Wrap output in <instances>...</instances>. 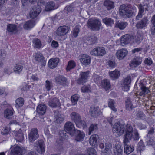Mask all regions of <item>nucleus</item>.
Here are the masks:
<instances>
[{
	"mask_svg": "<svg viewBox=\"0 0 155 155\" xmlns=\"http://www.w3.org/2000/svg\"><path fill=\"white\" fill-rule=\"evenodd\" d=\"M25 150L23 147L16 146L10 152L11 155H22L25 152Z\"/></svg>",
	"mask_w": 155,
	"mask_h": 155,
	"instance_id": "12",
	"label": "nucleus"
},
{
	"mask_svg": "<svg viewBox=\"0 0 155 155\" xmlns=\"http://www.w3.org/2000/svg\"><path fill=\"white\" fill-rule=\"evenodd\" d=\"M10 130V128L9 127H6L4 129L2 130L1 133L3 135L8 134Z\"/></svg>",
	"mask_w": 155,
	"mask_h": 155,
	"instance_id": "60",
	"label": "nucleus"
},
{
	"mask_svg": "<svg viewBox=\"0 0 155 155\" xmlns=\"http://www.w3.org/2000/svg\"><path fill=\"white\" fill-rule=\"evenodd\" d=\"M90 53L91 54L94 56H103L106 53V52L104 47H98L94 49Z\"/></svg>",
	"mask_w": 155,
	"mask_h": 155,
	"instance_id": "10",
	"label": "nucleus"
},
{
	"mask_svg": "<svg viewBox=\"0 0 155 155\" xmlns=\"http://www.w3.org/2000/svg\"><path fill=\"white\" fill-rule=\"evenodd\" d=\"M128 51L125 49H122L117 51L116 55L117 58L121 60L124 58L127 54Z\"/></svg>",
	"mask_w": 155,
	"mask_h": 155,
	"instance_id": "16",
	"label": "nucleus"
},
{
	"mask_svg": "<svg viewBox=\"0 0 155 155\" xmlns=\"http://www.w3.org/2000/svg\"><path fill=\"white\" fill-rule=\"evenodd\" d=\"M115 101L113 99H109L108 102V106L114 112H116L117 109L114 107Z\"/></svg>",
	"mask_w": 155,
	"mask_h": 155,
	"instance_id": "42",
	"label": "nucleus"
},
{
	"mask_svg": "<svg viewBox=\"0 0 155 155\" xmlns=\"http://www.w3.org/2000/svg\"><path fill=\"white\" fill-rule=\"evenodd\" d=\"M90 87L89 85H84L81 88L82 92H88L90 91Z\"/></svg>",
	"mask_w": 155,
	"mask_h": 155,
	"instance_id": "55",
	"label": "nucleus"
},
{
	"mask_svg": "<svg viewBox=\"0 0 155 155\" xmlns=\"http://www.w3.org/2000/svg\"><path fill=\"white\" fill-rule=\"evenodd\" d=\"M103 21L107 25L110 26L114 24V20L110 18H106L103 19Z\"/></svg>",
	"mask_w": 155,
	"mask_h": 155,
	"instance_id": "39",
	"label": "nucleus"
},
{
	"mask_svg": "<svg viewBox=\"0 0 155 155\" xmlns=\"http://www.w3.org/2000/svg\"><path fill=\"white\" fill-rule=\"evenodd\" d=\"M105 148L104 150V152L107 153L111 150L112 149V145L111 143H107L105 144Z\"/></svg>",
	"mask_w": 155,
	"mask_h": 155,
	"instance_id": "52",
	"label": "nucleus"
},
{
	"mask_svg": "<svg viewBox=\"0 0 155 155\" xmlns=\"http://www.w3.org/2000/svg\"><path fill=\"white\" fill-rule=\"evenodd\" d=\"M23 66L21 64H16L14 68V72L17 74H19L22 71Z\"/></svg>",
	"mask_w": 155,
	"mask_h": 155,
	"instance_id": "38",
	"label": "nucleus"
},
{
	"mask_svg": "<svg viewBox=\"0 0 155 155\" xmlns=\"http://www.w3.org/2000/svg\"><path fill=\"white\" fill-rule=\"evenodd\" d=\"M39 137L38 130L36 128H33L31 130L28 134L29 141L30 142H33Z\"/></svg>",
	"mask_w": 155,
	"mask_h": 155,
	"instance_id": "9",
	"label": "nucleus"
},
{
	"mask_svg": "<svg viewBox=\"0 0 155 155\" xmlns=\"http://www.w3.org/2000/svg\"><path fill=\"white\" fill-rule=\"evenodd\" d=\"M16 107H19L22 106L24 104V100L22 98H19L16 100L15 101Z\"/></svg>",
	"mask_w": 155,
	"mask_h": 155,
	"instance_id": "47",
	"label": "nucleus"
},
{
	"mask_svg": "<svg viewBox=\"0 0 155 155\" xmlns=\"http://www.w3.org/2000/svg\"><path fill=\"white\" fill-rule=\"evenodd\" d=\"M13 114L12 109L10 110L7 109L4 111V116L7 118H9L10 116H12L13 115Z\"/></svg>",
	"mask_w": 155,
	"mask_h": 155,
	"instance_id": "43",
	"label": "nucleus"
},
{
	"mask_svg": "<svg viewBox=\"0 0 155 155\" xmlns=\"http://www.w3.org/2000/svg\"><path fill=\"white\" fill-rule=\"evenodd\" d=\"M134 135L133 136V138L134 140L137 141L139 140L140 137L138 133L137 130H135L133 131ZM133 134V132H132Z\"/></svg>",
	"mask_w": 155,
	"mask_h": 155,
	"instance_id": "59",
	"label": "nucleus"
},
{
	"mask_svg": "<svg viewBox=\"0 0 155 155\" xmlns=\"http://www.w3.org/2000/svg\"><path fill=\"white\" fill-rule=\"evenodd\" d=\"M114 151V155H122L123 150L119 144H115Z\"/></svg>",
	"mask_w": 155,
	"mask_h": 155,
	"instance_id": "27",
	"label": "nucleus"
},
{
	"mask_svg": "<svg viewBox=\"0 0 155 155\" xmlns=\"http://www.w3.org/2000/svg\"><path fill=\"white\" fill-rule=\"evenodd\" d=\"M101 25V22L98 19H89L87 22L88 28L94 31L99 30Z\"/></svg>",
	"mask_w": 155,
	"mask_h": 155,
	"instance_id": "5",
	"label": "nucleus"
},
{
	"mask_svg": "<svg viewBox=\"0 0 155 155\" xmlns=\"http://www.w3.org/2000/svg\"><path fill=\"white\" fill-rule=\"evenodd\" d=\"M140 88L141 90L140 93V96L146 94L148 93V89L143 84L141 85Z\"/></svg>",
	"mask_w": 155,
	"mask_h": 155,
	"instance_id": "40",
	"label": "nucleus"
},
{
	"mask_svg": "<svg viewBox=\"0 0 155 155\" xmlns=\"http://www.w3.org/2000/svg\"><path fill=\"white\" fill-rule=\"evenodd\" d=\"M54 6L55 4L54 2H49L46 4L45 9L46 11H50L54 9Z\"/></svg>",
	"mask_w": 155,
	"mask_h": 155,
	"instance_id": "37",
	"label": "nucleus"
},
{
	"mask_svg": "<svg viewBox=\"0 0 155 155\" xmlns=\"http://www.w3.org/2000/svg\"><path fill=\"white\" fill-rule=\"evenodd\" d=\"M128 125L131 126L129 124H127L125 126L120 122L115 123L113 127V132L115 135H116L117 136H119L123 134L125 129V127H126L125 131H126L127 126Z\"/></svg>",
	"mask_w": 155,
	"mask_h": 155,
	"instance_id": "4",
	"label": "nucleus"
},
{
	"mask_svg": "<svg viewBox=\"0 0 155 155\" xmlns=\"http://www.w3.org/2000/svg\"><path fill=\"white\" fill-rule=\"evenodd\" d=\"M52 87V83L50 82L48 80L46 81V84L45 85V87L48 91H49Z\"/></svg>",
	"mask_w": 155,
	"mask_h": 155,
	"instance_id": "58",
	"label": "nucleus"
},
{
	"mask_svg": "<svg viewBox=\"0 0 155 155\" xmlns=\"http://www.w3.org/2000/svg\"><path fill=\"white\" fill-rule=\"evenodd\" d=\"M142 61V59L141 58L136 57L131 61L130 65L131 67H135L140 64L141 63Z\"/></svg>",
	"mask_w": 155,
	"mask_h": 155,
	"instance_id": "23",
	"label": "nucleus"
},
{
	"mask_svg": "<svg viewBox=\"0 0 155 155\" xmlns=\"http://www.w3.org/2000/svg\"><path fill=\"white\" fill-rule=\"evenodd\" d=\"M101 85L103 88L107 91L110 88V81L107 79L103 80L101 82Z\"/></svg>",
	"mask_w": 155,
	"mask_h": 155,
	"instance_id": "34",
	"label": "nucleus"
},
{
	"mask_svg": "<svg viewBox=\"0 0 155 155\" xmlns=\"http://www.w3.org/2000/svg\"><path fill=\"white\" fill-rule=\"evenodd\" d=\"M78 98L79 97L77 95H74L71 96V100L72 105H74L77 104Z\"/></svg>",
	"mask_w": 155,
	"mask_h": 155,
	"instance_id": "51",
	"label": "nucleus"
},
{
	"mask_svg": "<svg viewBox=\"0 0 155 155\" xmlns=\"http://www.w3.org/2000/svg\"><path fill=\"white\" fill-rule=\"evenodd\" d=\"M127 25L128 23L127 22H119L115 24V27L121 30H122L125 28Z\"/></svg>",
	"mask_w": 155,
	"mask_h": 155,
	"instance_id": "44",
	"label": "nucleus"
},
{
	"mask_svg": "<svg viewBox=\"0 0 155 155\" xmlns=\"http://www.w3.org/2000/svg\"><path fill=\"white\" fill-rule=\"evenodd\" d=\"M145 116V114L141 111H138L136 115V118L139 120L143 119Z\"/></svg>",
	"mask_w": 155,
	"mask_h": 155,
	"instance_id": "50",
	"label": "nucleus"
},
{
	"mask_svg": "<svg viewBox=\"0 0 155 155\" xmlns=\"http://www.w3.org/2000/svg\"><path fill=\"white\" fill-rule=\"evenodd\" d=\"M104 5L108 10H110L114 8V3L110 0H105L104 3Z\"/></svg>",
	"mask_w": 155,
	"mask_h": 155,
	"instance_id": "28",
	"label": "nucleus"
},
{
	"mask_svg": "<svg viewBox=\"0 0 155 155\" xmlns=\"http://www.w3.org/2000/svg\"><path fill=\"white\" fill-rule=\"evenodd\" d=\"M64 130L71 136H74L76 132L74 124L70 121H68L65 123Z\"/></svg>",
	"mask_w": 155,
	"mask_h": 155,
	"instance_id": "6",
	"label": "nucleus"
},
{
	"mask_svg": "<svg viewBox=\"0 0 155 155\" xmlns=\"http://www.w3.org/2000/svg\"><path fill=\"white\" fill-rule=\"evenodd\" d=\"M131 83V79L130 77H127L124 80L122 84V89L124 91H127L129 88V85Z\"/></svg>",
	"mask_w": 155,
	"mask_h": 155,
	"instance_id": "21",
	"label": "nucleus"
},
{
	"mask_svg": "<svg viewBox=\"0 0 155 155\" xmlns=\"http://www.w3.org/2000/svg\"><path fill=\"white\" fill-rule=\"evenodd\" d=\"M144 6H145V5L143 6L141 4L139 5V12L143 14V13L144 12Z\"/></svg>",
	"mask_w": 155,
	"mask_h": 155,
	"instance_id": "64",
	"label": "nucleus"
},
{
	"mask_svg": "<svg viewBox=\"0 0 155 155\" xmlns=\"http://www.w3.org/2000/svg\"><path fill=\"white\" fill-rule=\"evenodd\" d=\"M41 11V8L39 5L35 6L31 10L30 12V17L34 19L36 17Z\"/></svg>",
	"mask_w": 155,
	"mask_h": 155,
	"instance_id": "13",
	"label": "nucleus"
},
{
	"mask_svg": "<svg viewBox=\"0 0 155 155\" xmlns=\"http://www.w3.org/2000/svg\"><path fill=\"white\" fill-rule=\"evenodd\" d=\"M89 72H81L80 74V77L77 81V83L78 84H83L87 81Z\"/></svg>",
	"mask_w": 155,
	"mask_h": 155,
	"instance_id": "11",
	"label": "nucleus"
},
{
	"mask_svg": "<svg viewBox=\"0 0 155 155\" xmlns=\"http://www.w3.org/2000/svg\"><path fill=\"white\" fill-rule=\"evenodd\" d=\"M99 136L97 134H94L91 136L89 139V143L92 146H95L97 145V139Z\"/></svg>",
	"mask_w": 155,
	"mask_h": 155,
	"instance_id": "25",
	"label": "nucleus"
},
{
	"mask_svg": "<svg viewBox=\"0 0 155 155\" xmlns=\"http://www.w3.org/2000/svg\"><path fill=\"white\" fill-rule=\"evenodd\" d=\"M76 66V63L73 60L70 61L68 64L66 68L67 71H70V70L73 69Z\"/></svg>",
	"mask_w": 155,
	"mask_h": 155,
	"instance_id": "41",
	"label": "nucleus"
},
{
	"mask_svg": "<svg viewBox=\"0 0 155 155\" xmlns=\"http://www.w3.org/2000/svg\"><path fill=\"white\" fill-rule=\"evenodd\" d=\"M126 109L129 111H131L134 107L130 98H128L126 101Z\"/></svg>",
	"mask_w": 155,
	"mask_h": 155,
	"instance_id": "36",
	"label": "nucleus"
},
{
	"mask_svg": "<svg viewBox=\"0 0 155 155\" xmlns=\"http://www.w3.org/2000/svg\"><path fill=\"white\" fill-rule=\"evenodd\" d=\"M35 22L32 21H27L24 25V29L28 30L32 28L35 25Z\"/></svg>",
	"mask_w": 155,
	"mask_h": 155,
	"instance_id": "35",
	"label": "nucleus"
},
{
	"mask_svg": "<svg viewBox=\"0 0 155 155\" xmlns=\"http://www.w3.org/2000/svg\"><path fill=\"white\" fill-rule=\"evenodd\" d=\"M32 42L34 45L35 48H40L41 45L40 40L38 38L34 39Z\"/></svg>",
	"mask_w": 155,
	"mask_h": 155,
	"instance_id": "46",
	"label": "nucleus"
},
{
	"mask_svg": "<svg viewBox=\"0 0 155 155\" xmlns=\"http://www.w3.org/2000/svg\"><path fill=\"white\" fill-rule=\"evenodd\" d=\"M131 40V37L130 35L126 34L123 36L120 40L122 44H126L130 42Z\"/></svg>",
	"mask_w": 155,
	"mask_h": 155,
	"instance_id": "30",
	"label": "nucleus"
},
{
	"mask_svg": "<svg viewBox=\"0 0 155 155\" xmlns=\"http://www.w3.org/2000/svg\"><path fill=\"white\" fill-rule=\"evenodd\" d=\"M87 150V153L88 155H96V151L95 149L92 148H88Z\"/></svg>",
	"mask_w": 155,
	"mask_h": 155,
	"instance_id": "54",
	"label": "nucleus"
},
{
	"mask_svg": "<svg viewBox=\"0 0 155 155\" xmlns=\"http://www.w3.org/2000/svg\"><path fill=\"white\" fill-rule=\"evenodd\" d=\"M91 58L88 55L83 54L80 59L81 62L84 65L87 66L89 65L91 62Z\"/></svg>",
	"mask_w": 155,
	"mask_h": 155,
	"instance_id": "19",
	"label": "nucleus"
},
{
	"mask_svg": "<svg viewBox=\"0 0 155 155\" xmlns=\"http://www.w3.org/2000/svg\"><path fill=\"white\" fill-rule=\"evenodd\" d=\"M119 15L124 18H129L134 16V11L132 8V6L130 4H123L120 5L119 9Z\"/></svg>",
	"mask_w": 155,
	"mask_h": 155,
	"instance_id": "2",
	"label": "nucleus"
},
{
	"mask_svg": "<svg viewBox=\"0 0 155 155\" xmlns=\"http://www.w3.org/2000/svg\"><path fill=\"white\" fill-rule=\"evenodd\" d=\"M67 133V131L64 130H62L60 131L59 132L60 136L63 138H66V133Z\"/></svg>",
	"mask_w": 155,
	"mask_h": 155,
	"instance_id": "62",
	"label": "nucleus"
},
{
	"mask_svg": "<svg viewBox=\"0 0 155 155\" xmlns=\"http://www.w3.org/2000/svg\"><path fill=\"white\" fill-rule=\"evenodd\" d=\"M48 104L53 108L59 106L60 105L59 99L56 97L51 98L48 102Z\"/></svg>",
	"mask_w": 155,
	"mask_h": 155,
	"instance_id": "17",
	"label": "nucleus"
},
{
	"mask_svg": "<svg viewBox=\"0 0 155 155\" xmlns=\"http://www.w3.org/2000/svg\"><path fill=\"white\" fill-rule=\"evenodd\" d=\"M146 142L147 145L149 146H153L155 145V141L154 140V139L149 137L148 135L147 136Z\"/></svg>",
	"mask_w": 155,
	"mask_h": 155,
	"instance_id": "48",
	"label": "nucleus"
},
{
	"mask_svg": "<svg viewBox=\"0 0 155 155\" xmlns=\"http://www.w3.org/2000/svg\"><path fill=\"white\" fill-rule=\"evenodd\" d=\"M101 113L98 106H91L90 107V113L92 117H97L100 115Z\"/></svg>",
	"mask_w": 155,
	"mask_h": 155,
	"instance_id": "14",
	"label": "nucleus"
},
{
	"mask_svg": "<svg viewBox=\"0 0 155 155\" xmlns=\"http://www.w3.org/2000/svg\"><path fill=\"white\" fill-rule=\"evenodd\" d=\"M35 60L38 62H40L43 66H45L46 64V61L42 55L40 53H37L35 55Z\"/></svg>",
	"mask_w": 155,
	"mask_h": 155,
	"instance_id": "18",
	"label": "nucleus"
},
{
	"mask_svg": "<svg viewBox=\"0 0 155 155\" xmlns=\"http://www.w3.org/2000/svg\"><path fill=\"white\" fill-rule=\"evenodd\" d=\"M15 139L19 142H21L23 140L24 136L21 130L16 132Z\"/></svg>",
	"mask_w": 155,
	"mask_h": 155,
	"instance_id": "31",
	"label": "nucleus"
},
{
	"mask_svg": "<svg viewBox=\"0 0 155 155\" xmlns=\"http://www.w3.org/2000/svg\"><path fill=\"white\" fill-rule=\"evenodd\" d=\"M70 27L66 25L59 27L56 31L57 35L61 37L66 35L68 32Z\"/></svg>",
	"mask_w": 155,
	"mask_h": 155,
	"instance_id": "7",
	"label": "nucleus"
},
{
	"mask_svg": "<svg viewBox=\"0 0 155 155\" xmlns=\"http://www.w3.org/2000/svg\"><path fill=\"white\" fill-rule=\"evenodd\" d=\"M55 80L56 82L58 83L60 85H64L65 84L67 81V79L64 77L62 76H59L56 77L55 79Z\"/></svg>",
	"mask_w": 155,
	"mask_h": 155,
	"instance_id": "29",
	"label": "nucleus"
},
{
	"mask_svg": "<svg viewBox=\"0 0 155 155\" xmlns=\"http://www.w3.org/2000/svg\"><path fill=\"white\" fill-rule=\"evenodd\" d=\"M145 146L144 145L143 142L140 140L137 146V151L140 152L141 151H143L145 149Z\"/></svg>",
	"mask_w": 155,
	"mask_h": 155,
	"instance_id": "45",
	"label": "nucleus"
},
{
	"mask_svg": "<svg viewBox=\"0 0 155 155\" xmlns=\"http://www.w3.org/2000/svg\"><path fill=\"white\" fill-rule=\"evenodd\" d=\"M72 120L74 122L77 127L81 128L82 127L84 129L87 127L86 122L81 119L80 115L76 112H73L71 115Z\"/></svg>",
	"mask_w": 155,
	"mask_h": 155,
	"instance_id": "3",
	"label": "nucleus"
},
{
	"mask_svg": "<svg viewBox=\"0 0 155 155\" xmlns=\"http://www.w3.org/2000/svg\"><path fill=\"white\" fill-rule=\"evenodd\" d=\"M98 129V124H92L89 128V135H91V133L97 131Z\"/></svg>",
	"mask_w": 155,
	"mask_h": 155,
	"instance_id": "33",
	"label": "nucleus"
},
{
	"mask_svg": "<svg viewBox=\"0 0 155 155\" xmlns=\"http://www.w3.org/2000/svg\"><path fill=\"white\" fill-rule=\"evenodd\" d=\"M34 146L38 153L42 154L45 152V147L44 142L42 140H38L34 143Z\"/></svg>",
	"mask_w": 155,
	"mask_h": 155,
	"instance_id": "8",
	"label": "nucleus"
},
{
	"mask_svg": "<svg viewBox=\"0 0 155 155\" xmlns=\"http://www.w3.org/2000/svg\"><path fill=\"white\" fill-rule=\"evenodd\" d=\"M77 134L75 140L77 141H81L83 140L85 136V134L82 132L77 130Z\"/></svg>",
	"mask_w": 155,
	"mask_h": 155,
	"instance_id": "26",
	"label": "nucleus"
},
{
	"mask_svg": "<svg viewBox=\"0 0 155 155\" xmlns=\"http://www.w3.org/2000/svg\"><path fill=\"white\" fill-rule=\"evenodd\" d=\"M55 118L56 121L58 124H61L64 120L63 115L60 114H57L55 117Z\"/></svg>",
	"mask_w": 155,
	"mask_h": 155,
	"instance_id": "49",
	"label": "nucleus"
},
{
	"mask_svg": "<svg viewBox=\"0 0 155 155\" xmlns=\"http://www.w3.org/2000/svg\"><path fill=\"white\" fill-rule=\"evenodd\" d=\"M80 31V29L78 26H76L73 31V35L74 37H76L78 35V33Z\"/></svg>",
	"mask_w": 155,
	"mask_h": 155,
	"instance_id": "56",
	"label": "nucleus"
},
{
	"mask_svg": "<svg viewBox=\"0 0 155 155\" xmlns=\"http://www.w3.org/2000/svg\"><path fill=\"white\" fill-rule=\"evenodd\" d=\"M133 128L132 126L128 125L127 126L126 134L124 135L123 143L124 145V152L127 154H129L133 152L134 150V147L133 145L127 144L132 137V132Z\"/></svg>",
	"mask_w": 155,
	"mask_h": 155,
	"instance_id": "1",
	"label": "nucleus"
},
{
	"mask_svg": "<svg viewBox=\"0 0 155 155\" xmlns=\"http://www.w3.org/2000/svg\"><path fill=\"white\" fill-rule=\"evenodd\" d=\"M30 87V86L28 85L27 83H24L23 85V87L21 88L22 91H27Z\"/></svg>",
	"mask_w": 155,
	"mask_h": 155,
	"instance_id": "63",
	"label": "nucleus"
},
{
	"mask_svg": "<svg viewBox=\"0 0 155 155\" xmlns=\"http://www.w3.org/2000/svg\"><path fill=\"white\" fill-rule=\"evenodd\" d=\"M147 17H145L141 21H138L136 25V26L138 29H141L146 27L148 23Z\"/></svg>",
	"mask_w": 155,
	"mask_h": 155,
	"instance_id": "15",
	"label": "nucleus"
},
{
	"mask_svg": "<svg viewBox=\"0 0 155 155\" xmlns=\"http://www.w3.org/2000/svg\"><path fill=\"white\" fill-rule=\"evenodd\" d=\"M59 61V59L58 58H52L49 61L48 65L49 67L51 68H54L57 67Z\"/></svg>",
	"mask_w": 155,
	"mask_h": 155,
	"instance_id": "20",
	"label": "nucleus"
},
{
	"mask_svg": "<svg viewBox=\"0 0 155 155\" xmlns=\"http://www.w3.org/2000/svg\"><path fill=\"white\" fill-rule=\"evenodd\" d=\"M46 106L44 104H39L37 107V111L39 115H43L46 112Z\"/></svg>",
	"mask_w": 155,
	"mask_h": 155,
	"instance_id": "22",
	"label": "nucleus"
},
{
	"mask_svg": "<svg viewBox=\"0 0 155 155\" xmlns=\"http://www.w3.org/2000/svg\"><path fill=\"white\" fill-rule=\"evenodd\" d=\"M109 74L112 79L114 80L117 79L120 75V73L119 71L115 70L114 71L109 72Z\"/></svg>",
	"mask_w": 155,
	"mask_h": 155,
	"instance_id": "32",
	"label": "nucleus"
},
{
	"mask_svg": "<svg viewBox=\"0 0 155 155\" xmlns=\"http://www.w3.org/2000/svg\"><path fill=\"white\" fill-rule=\"evenodd\" d=\"M88 41H89V44H95L97 41V38L95 36H92L91 38L89 39Z\"/></svg>",
	"mask_w": 155,
	"mask_h": 155,
	"instance_id": "57",
	"label": "nucleus"
},
{
	"mask_svg": "<svg viewBox=\"0 0 155 155\" xmlns=\"http://www.w3.org/2000/svg\"><path fill=\"white\" fill-rule=\"evenodd\" d=\"M143 39V37L140 34L137 35L135 38V41L138 43H140L141 41Z\"/></svg>",
	"mask_w": 155,
	"mask_h": 155,
	"instance_id": "61",
	"label": "nucleus"
},
{
	"mask_svg": "<svg viewBox=\"0 0 155 155\" xmlns=\"http://www.w3.org/2000/svg\"><path fill=\"white\" fill-rule=\"evenodd\" d=\"M6 52L4 50L0 49V60H4L6 57Z\"/></svg>",
	"mask_w": 155,
	"mask_h": 155,
	"instance_id": "53",
	"label": "nucleus"
},
{
	"mask_svg": "<svg viewBox=\"0 0 155 155\" xmlns=\"http://www.w3.org/2000/svg\"><path fill=\"white\" fill-rule=\"evenodd\" d=\"M17 28L16 25L9 24L7 25V30L10 34H15L17 32Z\"/></svg>",
	"mask_w": 155,
	"mask_h": 155,
	"instance_id": "24",
	"label": "nucleus"
}]
</instances>
